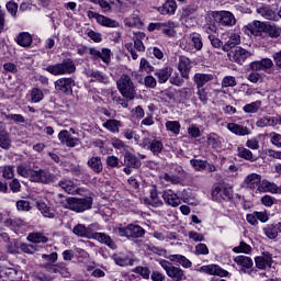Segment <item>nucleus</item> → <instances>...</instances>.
<instances>
[{
	"label": "nucleus",
	"instance_id": "f257e3e1",
	"mask_svg": "<svg viewBox=\"0 0 281 281\" xmlns=\"http://www.w3.org/2000/svg\"><path fill=\"white\" fill-rule=\"evenodd\" d=\"M16 172L20 177L29 179L32 183H44L49 184L56 181V176L46 169L34 170L30 165H19L16 167Z\"/></svg>",
	"mask_w": 281,
	"mask_h": 281
},
{
	"label": "nucleus",
	"instance_id": "f03ea898",
	"mask_svg": "<svg viewBox=\"0 0 281 281\" xmlns=\"http://www.w3.org/2000/svg\"><path fill=\"white\" fill-rule=\"evenodd\" d=\"M52 76H67L76 72V64L74 59L67 58L59 64L49 65L45 68Z\"/></svg>",
	"mask_w": 281,
	"mask_h": 281
},
{
	"label": "nucleus",
	"instance_id": "7ed1b4c3",
	"mask_svg": "<svg viewBox=\"0 0 281 281\" xmlns=\"http://www.w3.org/2000/svg\"><path fill=\"white\" fill-rule=\"evenodd\" d=\"M116 87L123 98L126 100H135V95H137L135 83H133V80L128 75H122L116 81Z\"/></svg>",
	"mask_w": 281,
	"mask_h": 281
},
{
	"label": "nucleus",
	"instance_id": "20e7f679",
	"mask_svg": "<svg viewBox=\"0 0 281 281\" xmlns=\"http://www.w3.org/2000/svg\"><path fill=\"white\" fill-rule=\"evenodd\" d=\"M180 47L184 52H189V54H194V52H201L203 49V40L201 35L193 33L181 38Z\"/></svg>",
	"mask_w": 281,
	"mask_h": 281
},
{
	"label": "nucleus",
	"instance_id": "39448f33",
	"mask_svg": "<svg viewBox=\"0 0 281 281\" xmlns=\"http://www.w3.org/2000/svg\"><path fill=\"white\" fill-rule=\"evenodd\" d=\"M79 56H85L86 54H90L91 60H102L105 65L111 63V49L102 48V50H98L97 48H87L81 47L77 49Z\"/></svg>",
	"mask_w": 281,
	"mask_h": 281
},
{
	"label": "nucleus",
	"instance_id": "423d86ee",
	"mask_svg": "<svg viewBox=\"0 0 281 281\" xmlns=\"http://www.w3.org/2000/svg\"><path fill=\"white\" fill-rule=\"evenodd\" d=\"M117 232L121 237L127 238L128 240L144 238L146 234V231L142 226L134 224H128L126 227H119Z\"/></svg>",
	"mask_w": 281,
	"mask_h": 281
},
{
	"label": "nucleus",
	"instance_id": "0eeeda50",
	"mask_svg": "<svg viewBox=\"0 0 281 281\" xmlns=\"http://www.w3.org/2000/svg\"><path fill=\"white\" fill-rule=\"evenodd\" d=\"M93 205V199L91 196L87 198H71L68 199V209L72 212H86V210H91Z\"/></svg>",
	"mask_w": 281,
	"mask_h": 281
},
{
	"label": "nucleus",
	"instance_id": "6e6552de",
	"mask_svg": "<svg viewBox=\"0 0 281 281\" xmlns=\"http://www.w3.org/2000/svg\"><path fill=\"white\" fill-rule=\"evenodd\" d=\"M213 19L225 27L236 25V18L229 11H215L212 13Z\"/></svg>",
	"mask_w": 281,
	"mask_h": 281
},
{
	"label": "nucleus",
	"instance_id": "1a4fd4ad",
	"mask_svg": "<svg viewBox=\"0 0 281 281\" xmlns=\"http://www.w3.org/2000/svg\"><path fill=\"white\" fill-rule=\"evenodd\" d=\"M246 58H251V53H249V50H247L240 46L233 48L228 53V59L232 63H237L238 65H243V63L245 61Z\"/></svg>",
	"mask_w": 281,
	"mask_h": 281
},
{
	"label": "nucleus",
	"instance_id": "9d476101",
	"mask_svg": "<svg viewBox=\"0 0 281 281\" xmlns=\"http://www.w3.org/2000/svg\"><path fill=\"white\" fill-rule=\"evenodd\" d=\"M74 87H76V80L74 78H60L55 81L56 91H60L66 95L74 93Z\"/></svg>",
	"mask_w": 281,
	"mask_h": 281
},
{
	"label": "nucleus",
	"instance_id": "9b49d317",
	"mask_svg": "<svg viewBox=\"0 0 281 281\" xmlns=\"http://www.w3.org/2000/svg\"><path fill=\"white\" fill-rule=\"evenodd\" d=\"M201 273H206L207 276H218L220 278H226L229 272L221 268L218 265H207L200 268Z\"/></svg>",
	"mask_w": 281,
	"mask_h": 281
},
{
	"label": "nucleus",
	"instance_id": "f8f14e48",
	"mask_svg": "<svg viewBox=\"0 0 281 281\" xmlns=\"http://www.w3.org/2000/svg\"><path fill=\"white\" fill-rule=\"evenodd\" d=\"M213 201H229L232 199V191L227 188L215 186L212 190Z\"/></svg>",
	"mask_w": 281,
	"mask_h": 281
},
{
	"label": "nucleus",
	"instance_id": "ddd939ff",
	"mask_svg": "<svg viewBox=\"0 0 281 281\" xmlns=\"http://www.w3.org/2000/svg\"><path fill=\"white\" fill-rule=\"evenodd\" d=\"M125 48L127 49V52H130L133 60H137V58H139V55H137V52H146V46H144V42L140 40H134V44L133 43L125 44Z\"/></svg>",
	"mask_w": 281,
	"mask_h": 281
},
{
	"label": "nucleus",
	"instance_id": "4468645a",
	"mask_svg": "<svg viewBox=\"0 0 281 281\" xmlns=\"http://www.w3.org/2000/svg\"><path fill=\"white\" fill-rule=\"evenodd\" d=\"M58 139L59 142H61V144L68 146V148H76V146H78V144L80 143V139L71 136V134H69V131L67 130L59 132Z\"/></svg>",
	"mask_w": 281,
	"mask_h": 281
},
{
	"label": "nucleus",
	"instance_id": "2eb2a0df",
	"mask_svg": "<svg viewBox=\"0 0 281 281\" xmlns=\"http://www.w3.org/2000/svg\"><path fill=\"white\" fill-rule=\"evenodd\" d=\"M257 14L261 16L262 19H266L267 21H278V15L273 9H271V5L269 4H262L257 8L256 10Z\"/></svg>",
	"mask_w": 281,
	"mask_h": 281
},
{
	"label": "nucleus",
	"instance_id": "dca6fc26",
	"mask_svg": "<svg viewBox=\"0 0 281 281\" xmlns=\"http://www.w3.org/2000/svg\"><path fill=\"white\" fill-rule=\"evenodd\" d=\"M162 199L167 205L171 207H179L181 205V198L175 191L167 189L162 192Z\"/></svg>",
	"mask_w": 281,
	"mask_h": 281
},
{
	"label": "nucleus",
	"instance_id": "f3484780",
	"mask_svg": "<svg viewBox=\"0 0 281 281\" xmlns=\"http://www.w3.org/2000/svg\"><path fill=\"white\" fill-rule=\"evenodd\" d=\"M72 234L79 236V238H92L93 237V224L88 227L85 224H77L72 228Z\"/></svg>",
	"mask_w": 281,
	"mask_h": 281
},
{
	"label": "nucleus",
	"instance_id": "a211bd4d",
	"mask_svg": "<svg viewBox=\"0 0 281 281\" xmlns=\"http://www.w3.org/2000/svg\"><path fill=\"white\" fill-rule=\"evenodd\" d=\"M262 180V176L258 175V173H250L248 175L245 180H244V184L246 186V188H248L249 190H256L258 192L259 188H260V181Z\"/></svg>",
	"mask_w": 281,
	"mask_h": 281
},
{
	"label": "nucleus",
	"instance_id": "6ab92c4d",
	"mask_svg": "<svg viewBox=\"0 0 281 281\" xmlns=\"http://www.w3.org/2000/svg\"><path fill=\"white\" fill-rule=\"evenodd\" d=\"M92 238L94 240H98V243H101L102 245H106L110 249H117V245L115 244V240L111 238L108 234L104 233H92Z\"/></svg>",
	"mask_w": 281,
	"mask_h": 281
},
{
	"label": "nucleus",
	"instance_id": "aec40b11",
	"mask_svg": "<svg viewBox=\"0 0 281 281\" xmlns=\"http://www.w3.org/2000/svg\"><path fill=\"white\" fill-rule=\"evenodd\" d=\"M192 69V65L190 59L187 57H181L178 63V70L180 71L181 78L184 80H190V70Z\"/></svg>",
	"mask_w": 281,
	"mask_h": 281
},
{
	"label": "nucleus",
	"instance_id": "412c9836",
	"mask_svg": "<svg viewBox=\"0 0 281 281\" xmlns=\"http://www.w3.org/2000/svg\"><path fill=\"white\" fill-rule=\"evenodd\" d=\"M258 192H270V194H281V187L269 180H261Z\"/></svg>",
	"mask_w": 281,
	"mask_h": 281
},
{
	"label": "nucleus",
	"instance_id": "4be33fe9",
	"mask_svg": "<svg viewBox=\"0 0 281 281\" xmlns=\"http://www.w3.org/2000/svg\"><path fill=\"white\" fill-rule=\"evenodd\" d=\"M0 148L3 150H10L12 148V138L10 133L5 130V126L0 124Z\"/></svg>",
	"mask_w": 281,
	"mask_h": 281
},
{
	"label": "nucleus",
	"instance_id": "5701e85b",
	"mask_svg": "<svg viewBox=\"0 0 281 281\" xmlns=\"http://www.w3.org/2000/svg\"><path fill=\"white\" fill-rule=\"evenodd\" d=\"M145 203L151 205V207H161V205H164V201L159 198L157 187H153L149 190V199H145Z\"/></svg>",
	"mask_w": 281,
	"mask_h": 281
},
{
	"label": "nucleus",
	"instance_id": "b1692460",
	"mask_svg": "<svg viewBox=\"0 0 281 281\" xmlns=\"http://www.w3.org/2000/svg\"><path fill=\"white\" fill-rule=\"evenodd\" d=\"M273 67V60L270 58H262L261 60L252 61L250 64V69L252 71H262L265 69H271Z\"/></svg>",
	"mask_w": 281,
	"mask_h": 281
},
{
	"label": "nucleus",
	"instance_id": "393cba45",
	"mask_svg": "<svg viewBox=\"0 0 281 281\" xmlns=\"http://www.w3.org/2000/svg\"><path fill=\"white\" fill-rule=\"evenodd\" d=\"M214 80V75L212 74H201L198 72L193 77V81L196 85V89H201L207 85V82H212Z\"/></svg>",
	"mask_w": 281,
	"mask_h": 281
},
{
	"label": "nucleus",
	"instance_id": "a878e982",
	"mask_svg": "<svg viewBox=\"0 0 281 281\" xmlns=\"http://www.w3.org/2000/svg\"><path fill=\"white\" fill-rule=\"evenodd\" d=\"M103 128L113 133V135H117L120 133V128H122V121L116 119H109L102 124Z\"/></svg>",
	"mask_w": 281,
	"mask_h": 281
},
{
	"label": "nucleus",
	"instance_id": "bb28decb",
	"mask_svg": "<svg viewBox=\"0 0 281 281\" xmlns=\"http://www.w3.org/2000/svg\"><path fill=\"white\" fill-rule=\"evenodd\" d=\"M226 128L233 133V135H237L238 137H245V135H249V128L247 126H243L236 123H228Z\"/></svg>",
	"mask_w": 281,
	"mask_h": 281
},
{
	"label": "nucleus",
	"instance_id": "cd10ccee",
	"mask_svg": "<svg viewBox=\"0 0 281 281\" xmlns=\"http://www.w3.org/2000/svg\"><path fill=\"white\" fill-rule=\"evenodd\" d=\"M87 166L89 169L95 172V175H100L102 170H104V166L102 165V158L100 156L90 157L87 161Z\"/></svg>",
	"mask_w": 281,
	"mask_h": 281
},
{
	"label": "nucleus",
	"instance_id": "c85d7f7f",
	"mask_svg": "<svg viewBox=\"0 0 281 281\" xmlns=\"http://www.w3.org/2000/svg\"><path fill=\"white\" fill-rule=\"evenodd\" d=\"M255 263L257 269H267V267H271L273 265V258L269 252L263 254L261 257L255 258Z\"/></svg>",
	"mask_w": 281,
	"mask_h": 281
},
{
	"label": "nucleus",
	"instance_id": "c756f323",
	"mask_svg": "<svg viewBox=\"0 0 281 281\" xmlns=\"http://www.w3.org/2000/svg\"><path fill=\"white\" fill-rule=\"evenodd\" d=\"M170 76H172L171 67H165L156 70L155 72V77L158 79L159 85H165V82H168V80H170Z\"/></svg>",
	"mask_w": 281,
	"mask_h": 281
},
{
	"label": "nucleus",
	"instance_id": "7c9ffc66",
	"mask_svg": "<svg viewBox=\"0 0 281 281\" xmlns=\"http://www.w3.org/2000/svg\"><path fill=\"white\" fill-rule=\"evenodd\" d=\"M124 164L125 166H128V168H142V160H139V158H137V156H135L134 154L126 151L124 154Z\"/></svg>",
	"mask_w": 281,
	"mask_h": 281
},
{
	"label": "nucleus",
	"instance_id": "2f4dec72",
	"mask_svg": "<svg viewBox=\"0 0 281 281\" xmlns=\"http://www.w3.org/2000/svg\"><path fill=\"white\" fill-rule=\"evenodd\" d=\"M167 258L170 262H178L183 269H190L192 267V261L183 255H169Z\"/></svg>",
	"mask_w": 281,
	"mask_h": 281
},
{
	"label": "nucleus",
	"instance_id": "473e14b6",
	"mask_svg": "<svg viewBox=\"0 0 281 281\" xmlns=\"http://www.w3.org/2000/svg\"><path fill=\"white\" fill-rule=\"evenodd\" d=\"M1 277L5 278L7 281H21V271L14 268H4Z\"/></svg>",
	"mask_w": 281,
	"mask_h": 281
},
{
	"label": "nucleus",
	"instance_id": "72a5a7b5",
	"mask_svg": "<svg viewBox=\"0 0 281 281\" xmlns=\"http://www.w3.org/2000/svg\"><path fill=\"white\" fill-rule=\"evenodd\" d=\"M168 278L171 279V281H186L187 277H186V272L183 271V269L179 268V267H172L170 269V271L167 273Z\"/></svg>",
	"mask_w": 281,
	"mask_h": 281
},
{
	"label": "nucleus",
	"instance_id": "f704fd0d",
	"mask_svg": "<svg viewBox=\"0 0 281 281\" xmlns=\"http://www.w3.org/2000/svg\"><path fill=\"white\" fill-rule=\"evenodd\" d=\"M160 14H175L177 12V2L175 0H167L161 7L158 8Z\"/></svg>",
	"mask_w": 281,
	"mask_h": 281
},
{
	"label": "nucleus",
	"instance_id": "c9c22d12",
	"mask_svg": "<svg viewBox=\"0 0 281 281\" xmlns=\"http://www.w3.org/2000/svg\"><path fill=\"white\" fill-rule=\"evenodd\" d=\"M88 78H93L97 82H102L103 85H109V77L101 72L100 70H88L86 71Z\"/></svg>",
	"mask_w": 281,
	"mask_h": 281
},
{
	"label": "nucleus",
	"instance_id": "e433bc0d",
	"mask_svg": "<svg viewBox=\"0 0 281 281\" xmlns=\"http://www.w3.org/2000/svg\"><path fill=\"white\" fill-rule=\"evenodd\" d=\"M236 45H240V35L233 33L231 34L228 41L222 47L224 52H229V49H236Z\"/></svg>",
	"mask_w": 281,
	"mask_h": 281
},
{
	"label": "nucleus",
	"instance_id": "4c0bfd02",
	"mask_svg": "<svg viewBox=\"0 0 281 281\" xmlns=\"http://www.w3.org/2000/svg\"><path fill=\"white\" fill-rule=\"evenodd\" d=\"M36 207L41 212V214L45 216V218H54L55 214L54 212H52V209L49 207V205H47V203H45V201H37Z\"/></svg>",
	"mask_w": 281,
	"mask_h": 281
},
{
	"label": "nucleus",
	"instance_id": "58836bf2",
	"mask_svg": "<svg viewBox=\"0 0 281 281\" xmlns=\"http://www.w3.org/2000/svg\"><path fill=\"white\" fill-rule=\"evenodd\" d=\"M20 47H30L32 45V35L27 32L20 33L15 38Z\"/></svg>",
	"mask_w": 281,
	"mask_h": 281
},
{
	"label": "nucleus",
	"instance_id": "ea45409f",
	"mask_svg": "<svg viewBox=\"0 0 281 281\" xmlns=\"http://www.w3.org/2000/svg\"><path fill=\"white\" fill-rule=\"evenodd\" d=\"M112 260L115 262V265H117L119 267H128V265H133L131 262V258H128V256L126 255H122V254H114L112 256Z\"/></svg>",
	"mask_w": 281,
	"mask_h": 281
},
{
	"label": "nucleus",
	"instance_id": "a19ab883",
	"mask_svg": "<svg viewBox=\"0 0 281 281\" xmlns=\"http://www.w3.org/2000/svg\"><path fill=\"white\" fill-rule=\"evenodd\" d=\"M176 27H177V23L172 21L164 22L162 34L170 37L176 36L177 35V31L175 30Z\"/></svg>",
	"mask_w": 281,
	"mask_h": 281
},
{
	"label": "nucleus",
	"instance_id": "79ce46f5",
	"mask_svg": "<svg viewBox=\"0 0 281 281\" xmlns=\"http://www.w3.org/2000/svg\"><path fill=\"white\" fill-rule=\"evenodd\" d=\"M59 188H63L64 191L67 192V194H74L76 192V183H74L69 179H63L58 183Z\"/></svg>",
	"mask_w": 281,
	"mask_h": 281
},
{
	"label": "nucleus",
	"instance_id": "37998d69",
	"mask_svg": "<svg viewBox=\"0 0 281 281\" xmlns=\"http://www.w3.org/2000/svg\"><path fill=\"white\" fill-rule=\"evenodd\" d=\"M234 262L245 269H251L254 267V260L247 256H237L235 257Z\"/></svg>",
	"mask_w": 281,
	"mask_h": 281
},
{
	"label": "nucleus",
	"instance_id": "c03bdc74",
	"mask_svg": "<svg viewBox=\"0 0 281 281\" xmlns=\"http://www.w3.org/2000/svg\"><path fill=\"white\" fill-rule=\"evenodd\" d=\"M98 23L103 27H120V22L104 15L99 16Z\"/></svg>",
	"mask_w": 281,
	"mask_h": 281
},
{
	"label": "nucleus",
	"instance_id": "a18cd8bd",
	"mask_svg": "<svg viewBox=\"0 0 281 281\" xmlns=\"http://www.w3.org/2000/svg\"><path fill=\"white\" fill-rule=\"evenodd\" d=\"M237 155L241 159H245L246 161H256V158L254 157V153L245 147H238L237 148Z\"/></svg>",
	"mask_w": 281,
	"mask_h": 281
},
{
	"label": "nucleus",
	"instance_id": "49530a36",
	"mask_svg": "<svg viewBox=\"0 0 281 281\" xmlns=\"http://www.w3.org/2000/svg\"><path fill=\"white\" fill-rule=\"evenodd\" d=\"M110 98L114 104H120L123 109H128V99L122 98L117 92H111Z\"/></svg>",
	"mask_w": 281,
	"mask_h": 281
},
{
	"label": "nucleus",
	"instance_id": "de8ad7c7",
	"mask_svg": "<svg viewBox=\"0 0 281 281\" xmlns=\"http://www.w3.org/2000/svg\"><path fill=\"white\" fill-rule=\"evenodd\" d=\"M262 106V101L258 100L244 105L243 111L245 113H258Z\"/></svg>",
	"mask_w": 281,
	"mask_h": 281
},
{
	"label": "nucleus",
	"instance_id": "09e8293b",
	"mask_svg": "<svg viewBox=\"0 0 281 281\" xmlns=\"http://www.w3.org/2000/svg\"><path fill=\"white\" fill-rule=\"evenodd\" d=\"M148 150H150L153 153V155H159V153H162V150H164V143L158 139H153L149 143Z\"/></svg>",
	"mask_w": 281,
	"mask_h": 281
},
{
	"label": "nucleus",
	"instance_id": "8fccbe9b",
	"mask_svg": "<svg viewBox=\"0 0 281 281\" xmlns=\"http://www.w3.org/2000/svg\"><path fill=\"white\" fill-rule=\"evenodd\" d=\"M164 181L167 183H171L172 186H179V183H183V180L179 178L176 173H164L161 177Z\"/></svg>",
	"mask_w": 281,
	"mask_h": 281
},
{
	"label": "nucleus",
	"instance_id": "3c124183",
	"mask_svg": "<svg viewBox=\"0 0 281 281\" xmlns=\"http://www.w3.org/2000/svg\"><path fill=\"white\" fill-rule=\"evenodd\" d=\"M27 240L30 243H47V240H49V238H47L45 235H43V233H30L27 236Z\"/></svg>",
	"mask_w": 281,
	"mask_h": 281
},
{
	"label": "nucleus",
	"instance_id": "603ef678",
	"mask_svg": "<svg viewBox=\"0 0 281 281\" xmlns=\"http://www.w3.org/2000/svg\"><path fill=\"white\" fill-rule=\"evenodd\" d=\"M207 144L209 146H212V148H221L222 142L221 136L216 133H211L207 135Z\"/></svg>",
	"mask_w": 281,
	"mask_h": 281
},
{
	"label": "nucleus",
	"instance_id": "864d4df0",
	"mask_svg": "<svg viewBox=\"0 0 281 281\" xmlns=\"http://www.w3.org/2000/svg\"><path fill=\"white\" fill-rule=\"evenodd\" d=\"M165 126L169 133H173L175 135H179L181 131V123L179 121H167Z\"/></svg>",
	"mask_w": 281,
	"mask_h": 281
},
{
	"label": "nucleus",
	"instance_id": "5fc2aeb1",
	"mask_svg": "<svg viewBox=\"0 0 281 281\" xmlns=\"http://www.w3.org/2000/svg\"><path fill=\"white\" fill-rule=\"evenodd\" d=\"M263 234L269 238L270 240H274V238H278V228H276V224L267 225L263 228Z\"/></svg>",
	"mask_w": 281,
	"mask_h": 281
},
{
	"label": "nucleus",
	"instance_id": "6e6d98bb",
	"mask_svg": "<svg viewBox=\"0 0 281 281\" xmlns=\"http://www.w3.org/2000/svg\"><path fill=\"white\" fill-rule=\"evenodd\" d=\"M124 23L127 27H137V25H142V20L137 14H132L124 20Z\"/></svg>",
	"mask_w": 281,
	"mask_h": 281
},
{
	"label": "nucleus",
	"instance_id": "4d7b16f0",
	"mask_svg": "<svg viewBox=\"0 0 281 281\" xmlns=\"http://www.w3.org/2000/svg\"><path fill=\"white\" fill-rule=\"evenodd\" d=\"M273 124H276V120H273V117L263 116L257 121L256 126L265 128L266 126H273Z\"/></svg>",
	"mask_w": 281,
	"mask_h": 281
},
{
	"label": "nucleus",
	"instance_id": "13d9d810",
	"mask_svg": "<svg viewBox=\"0 0 281 281\" xmlns=\"http://www.w3.org/2000/svg\"><path fill=\"white\" fill-rule=\"evenodd\" d=\"M5 227H10L11 229H19V227H23V220L21 218H9L3 222Z\"/></svg>",
	"mask_w": 281,
	"mask_h": 281
},
{
	"label": "nucleus",
	"instance_id": "bf43d9fd",
	"mask_svg": "<svg viewBox=\"0 0 281 281\" xmlns=\"http://www.w3.org/2000/svg\"><path fill=\"white\" fill-rule=\"evenodd\" d=\"M190 164L194 170L201 172V170H205L207 168V161L201 159H191Z\"/></svg>",
	"mask_w": 281,
	"mask_h": 281
},
{
	"label": "nucleus",
	"instance_id": "052dcab7",
	"mask_svg": "<svg viewBox=\"0 0 281 281\" xmlns=\"http://www.w3.org/2000/svg\"><path fill=\"white\" fill-rule=\"evenodd\" d=\"M42 260L44 261L42 265H55V262L58 260V252H52L49 255L43 254Z\"/></svg>",
	"mask_w": 281,
	"mask_h": 281
},
{
	"label": "nucleus",
	"instance_id": "680f3d73",
	"mask_svg": "<svg viewBox=\"0 0 281 281\" xmlns=\"http://www.w3.org/2000/svg\"><path fill=\"white\" fill-rule=\"evenodd\" d=\"M45 98V94L43 93V90L38 88H33L31 91V100L32 102H41Z\"/></svg>",
	"mask_w": 281,
	"mask_h": 281
},
{
	"label": "nucleus",
	"instance_id": "e2e57ef3",
	"mask_svg": "<svg viewBox=\"0 0 281 281\" xmlns=\"http://www.w3.org/2000/svg\"><path fill=\"white\" fill-rule=\"evenodd\" d=\"M234 254H249L251 246L245 241H240L239 246L233 248Z\"/></svg>",
	"mask_w": 281,
	"mask_h": 281
},
{
	"label": "nucleus",
	"instance_id": "0e129e2a",
	"mask_svg": "<svg viewBox=\"0 0 281 281\" xmlns=\"http://www.w3.org/2000/svg\"><path fill=\"white\" fill-rule=\"evenodd\" d=\"M57 273H59L61 278H71V272H69V268H67L65 262L58 263Z\"/></svg>",
	"mask_w": 281,
	"mask_h": 281
},
{
	"label": "nucleus",
	"instance_id": "69168bd1",
	"mask_svg": "<svg viewBox=\"0 0 281 281\" xmlns=\"http://www.w3.org/2000/svg\"><path fill=\"white\" fill-rule=\"evenodd\" d=\"M105 164L108 168H120V158L117 156H108L105 159Z\"/></svg>",
	"mask_w": 281,
	"mask_h": 281
},
{
	"label": "nucleus",
	"instance_id": "338daca9",
	"mask_svg": "<svg viewBox=\"0 0 281 281\" xmlns=\"http://www.w3.org/2000/svg\"><path fill=\"white\" fill-rule=\"evenodd\" d=\"M261 203L265 205V207H273V205L278 203V200L271 195H263L261 198Z\"/></svg>",
	"mask_w": 281,
	"mask_h": 281
},
{
	"label": "nucleus",
	"instance_id": "774afa93",
	"mask_svg": "<svg viewBox=\"0 0 281 281\" xmlns=\"http://www.w3.org/2000/svg\"><path fill=\"white\" fill-rule=\"evenodd\" d=\"M236 77L234 76H226L222 80V87L227 88V87H236Z\"/></svg>",
	"mask_w": 281,
	"mask_h": 281
}]
</instances>
